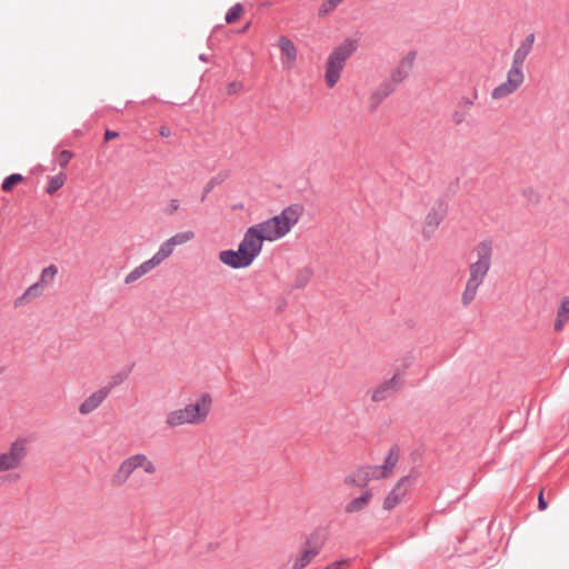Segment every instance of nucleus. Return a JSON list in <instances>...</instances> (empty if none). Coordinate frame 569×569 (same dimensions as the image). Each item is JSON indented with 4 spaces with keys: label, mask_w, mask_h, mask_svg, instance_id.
I'll return each mask as SVG.
<instances>
[{
    "label": "nucleus",
    "mask_w": 569,
    "mask_h": 569,
    "mask_svg": "<svg viewBox=\"0 0 569 569\" xmlns=\"http://www.w3.org/2000/svg\"><path fill=\"white\" fill-rule=\"evenodd\" d=\"M263 241L256 228L249 227L240 241L238 249L244 253L250 263L260 254Z\"/></svg>",
    "instance_id": "obj_9"
},
{
    "label": "nucleus",
    "mask_w": 569,
    "mask_h": 569,
    "mask_svg": "<svg viewBox=\"0 0 569 569\" xmlns=\"http://www.w3.org/2000/svg\"><path fill=\"white\" fill-rule=\"evenodd\" d=\"M523 79L525 76H520L508 70L506 81L492 90V99L499 100L513 93L522 84Z\"/></svg>",
    "instance_id": "obj_10"
},
{
    "label": "nucleus",
    "mask_w": 569,
    "mask_h": 569,
    "mask_svg": "<svg viewBox=\"0 0 569 569\" xmlns=\"http://www.w3.org/2000/svg\"><path fill=\"white\" fill-rule=\"evenodd\" d=\"M243 11V7L241 3H236L232 6L227 14H226V22L227 23H233L236 20H238Z\"/></svg>",
    "instance_id": "obj_34"
},
{
    "label": "nucleus",
    "mask_w": 569,
    "mask_h": 569,
    "mask_svg": "<svg viewBox=\"0 0 569 569\" xmlns=\"http://www.w3.org/2000/svg\"><path fill=\"white\" fill-rule=\"evenodd\" d=\"M403 387V379L395 373L390 379L380 382L376 388L368 390L372 402H382L392 398Z\"/></svg>",
    "instance_id": "obj_8"
},
{
    "label": "nucleus",
    "mask_w": 569,
    "mask_h": 569,
    "mask_svg": "<svg viewBox=\"0 0 569 569\" xmlns=\"http://www.w3.org/2000/svg\"><path fill=\"white\" fill-rule=\"evenodd\" d=\"M470 99H473V101L478 99V89L476 87L472 90V97Z\"/></svg>",
    "instance_id": "obj_43"
},
{
    "label": "nucleus",
    "mask_w": 569,
    "mask_h": 569,
    "mask_svg": "<svg viewBox=\"0 0 569 569\" xmlns=\"http://www.w3.org/2000/svg\"><path fill=\"white\" fill-rule=\"evenodd\" d=\"M355 49L352 42L346 41L335 48L328 56L325 72V81L328 88L331 89L338 83L346 62L351 57Z\"/></svg>",
    "instance_id": "obj_5"
},
{
    "label": "nucleus",
    "mask_w": 569,
    "mask_h": 569,
    "mask_svg": "<svg viewBox=\"0 0 569 569\" xmlns=\"http://www.w3.org/2000/svg\"><path fill=\"white\" fill-rule=\"evenodd\" d=\"M241 88V83L238 81H232L227 87V94H234Z\"/></svg>",
    "instance_id": "obj_39"
},
{
    "label": "nucleus",
    "mask_w": 569,
    "mask_h": 569,
    "mask_svg": "<svg viewBox=\"0 0 569 569\" xmlns=\"http://www.w3.org/2000/svg\"><path fill=\"white\" fill-rule=\"evenodd\" d=\"M526 58L527 56L516 50L512 57L511 68L509 69V71L523 76L522 68Z\"/></svg>",
    "instance_id": "obj_28"
},
{
    "label": "nucleus",
    "mask_w": 569,
    "mask_h": 569,
    "mask_svg": "<svg viewBox=\"0 0 569 569\" xmlns=\"http://www.w3.org/2000/svg\"><path fill=\"white\" fill-rule=\"evenodd\" d=\"M227 178V173H218L217 176L212 177L207 184L204 186L202 190V194L200 198V201L203 202L207 198V196L219 184H221L224 179Z\"/></svg>",
    "instance_id": "obj_27"
},
{
    "label": "nucleus",
    "mask_w": 569,
    "mask_h": 569,
    "mask_svg": "<svg viewBox=\"0 0 569 569\" xmlns=\"http://www.w3.org/2000/svg\"><path fill=\"white\" fill-rule=\"evenodd\" d=\"M349 563V559H341L329 565L330 569H346Z\"/></svg>",
    "instance_id": "obj_38"
},
{
    "label": "nucleus",
    "mask_w": 569,
    "mask_h": 569,
    "mask_svg": "<svg viewBox=\"0 0 569 569\" xmlns=\"http://www.w3.org/2000/svg\"><path fill=\"white\" fill-rule=\"evenodd\" d=\"M180 209V201L178 199H171L168 206L164 208V213L168 216L174 214Z\"/></svg>",
    "instance_id": "obj_37"
},
{
    "label": "nucleus",
    "mask_w": 569,
    "mask_h": 569,
    "mask_svg": "<svg viewBox=\"0 0 569 569\" xmlns=\"http://www.w3.org/2000/svg\"><path fill=\"white\" fill-rule=\"evenodd\" d=\"M58 273V268L54 264H50L44 268L41 272L40 280L38 282L41 283H51L54 280V277Z\"/></svg>",
    "instance_id": "obj_31"
},
{
    "label": "nucleus",
    "mask_w": 569,
    "mask_h": 569,
    "mask_svg": "<svg viewBox=\"0 0 569 569\" xmlns=\"http://www.w3.org/2000/svg\"><path fill=\"white\" fill-rule=\"evenodd\" d=\"M118 136H119V133L117 131L106 130V132H104V140L109 141L111 139L117 138Z\"/></svg>",
    "instance_id": "obj_42"
},
{
    "label": "nucleus",
    "mask_w": 569,
    "mask_h": 569,
    "mask_svg": "<svg viewBox=\"0 0 569 569\" xmlns=\"http://www.w3.org/2000/svg\"><path fill=\"white\" fill-rule=\"evenodd\" d=\"M250 28V22H248L241 30L240 32H246L248 29Z\"/></svg>",
    "instance_id": "obj_44"
},
{
    "label": "nucleus",
    "mask_w": 569,
    "mask_h": 569,
    "mask_svg": "<svg viewBox=\"0 0 569 569\" xmlns=\"http://www.w3.org/2000/svg\"><path fill=\"white\" fill-rule=\"evenodd\" d=\"M141 468L146 473L153 475L157 470L154 463L143 453H137L124 459L111 477L113 487L123 486L131 475Z\"/></svg>",
    "instance_id": "obj_6"
},
{
    "label": "nucleus",
    "mask_w": 569,
    "mask_h": 569,
    "mask_svg": "<svg viewBox=\"0 0 569 569\" xmlns=\"http://www.w3.org/2000/svg\"><path fill=\"white\" fill-rule=\"evenodd\" d=\"M396 89V84L390 80L381 82L369 98V110L376 111L381 102L388 98Z\"/></svg>",
    "instance_id": "obj_14"
},
{
    "label": "nucleus",
    "mask_w": 569,
    "mask_h": 569,
    "mask_svg": "<svg viewBox=\"0 0 569 569\" xmlns=\"http://www.w3.org/2000/svg\"><path fill=\"white\" fill-rule=\"evenodd\" d=\"M199 59H200V60H202V61H207V60H208V59H207V57H206V54H200V56H199Z\"/></svg>",
    "instance_id": "obj_45"
},
{
    "label": "nucleus",
    "mask_w": 569,
    "mask_h": 569,
    "mask_svg": "<svg viewBox=\"0 0 569 569\" xmlns=\"http://www.w3.org/2000/svg\"><path fill=\"white\" fill-rule=\"evenodd\" d=\"M299 220V209L297 206L284 208L279 214L251 226L256 228L262 241H274L286 236Z\"/></svg>",
    "instance_id": "obj_3"
},
{
    "label": "nucleus",
    "mask_w": 569,
    "mask_h": 569,
    "mask_svg": "<svg viewBox=\"0 0 569 569\" xmlns=\"http://www.w3.org/2000/svg\"><path fill=\"white\" fill-rule=\"evenodd\" d=\"M473 106V99L469 97H462L457 106L456 110L452 112L451 120L455 124L459 126L466 121L467 114Z\"/></svg>",
    "instance_id": "obj_18"
},
{
    "label": "nucleus",
    "mask_w": 569,
    "mask_h": 569,
    "mask_svg": "<svg viewBox=\"0 0 569 569\" xmlns=\"http://www.w3.org/2000/svg\"><path fill=\"white\" fill-rule=\"evenodd\" d=\"M42 295V286L36 282L30 286L20 297L14 300V307L19 308L30 303L33 299Z\"/></svg>",
    "instance_id": "obj_22"
},
{
    "label": "nucleus",
    "mask_w": 569,
    "mask_h": 569,
    "mask_svg": "<svg viewBox=\"0 0 569 569\" xmlns=\"http://www.w3.org/2000/svg\"><path fill=\"white\" fill-rule=\"evenodd\" d=\"M399 461V448L392 446L381 466H362L345 477L347 486L365 488L372 479L387 478Z\"/></svg>",
    "instance_id": "obj_2"
},
{
    "label": "nucleus",
    "mask_w": 569,
    "mask_h": 569,
    "mask_svg": "<svg viewBox=\"0 0 569 569\" xmlns=\"http://www.w3.org/2000/svg\"><path fill=\"white\" fill-rule=\"evenodd\" d=\"M23 181V176L20 173H12L4 178L1 188L3 191L8 192L12 189L13 186Z\"/></svg>",
    "instance_id": "obj_32"
},
{
    "label": "nucleus",
    "mask_w": 569,
    "mask_h": 569,
    "mask_svg": "<svg viewBox=\"0 0 569 569\" xmlns=\"http://www.w3.org/2000/svg\"><path fill=\"white\" fill-rule=\"evenodd\" d=\"M342 2V0H326L319 8L318 10V16L319 17H325L327 14H329L330 12H332L340 3Z\"/></svg>",
    "instance_id": "obj_33"
},
{
    "label": "nucleus",
    "mask_w": 569,
    "mask_h": 569,
    "mask_svg": "<svg viewBox=\"0 0 569 569\" xmlns=\"http://www.w3.org/2000/svg\"><path fill=\"white\" fill-rule=\"evenodd\" d=\"M174 248V244L169 238L160 244L158 251L151 257V259L157 266H159L162 261L172 254Z\"/></svg>",
    "instance_id": "obj_23"
},
{
    "label": "nucleus",
    "mask_w": 569,
    "mask_h": 569,
    "mask_svg": "<svg viewBox=\"0 0 569 569\" xmlns=\"http://www.w3.org/2000/svg\"><path fill=\"white\" fill-rule=\"evenodd\" d=\"M548 508V502L546 501L543 497V490L541 489L538 496V509L540 511H543Z\"/></svg>",
    "instance_id": "obj_40"
},
{
    "label": "nucleus",
    "mask_w": 569,
    "mask_h": 569,
    "mask_svg": "<svg viewBox=\"0 0 569 569\" xmlns=\"http://www.w3.org/2000/svg\"><path fill=\"white\" fill-rule=\"evenodd\" d=\"M416 51H409L407 56L399 62L398 67L391 72L390 81L396 86L401 83L412 70L416 60Z\"/></svg>",
    "instance_id": "obj_13"
},
{
    "label": "nucleus",
    "mask_w": 569,
    "mask_h": 569,
    "mask_svg": "<svg viewBox=\"0 0 569 569\" xmlns=\"http://www.w3.org/2000/svg\"><path fill=\"white\" fill-rule=\"evenodd\" d=\"M210 405L211 398L209 395H202L194 403H189L184 408L168 412L166 423L169 428H176L187 423H200L207 418Z\"/></svg>",
    "instance_id": "obj_4"
},
{
    "label": "nucleus",
    "mask_w": 569,
    "mask_h": 569,
    "mask_svg": "<svg viewBox=\"0 0 569 569\" xmlns=\"http://www.w3.org/2000/svg\"><path fill=\"white\" fill-rule=\"evenodd\" d=\"M66 177L60 173L54 177H50L48 186L46 188L47 193L52 194L58 191L64 184Z\"/></svg>",
    "instance_id": "obj_29"
},
{
    "label": "nucleus",
    "mask_w": 569,
    "mask_h": 569,
    "mask_svg": "<svg viewBox=\"0 0 569 569\" xmlns=\"http://www.w3.org/2000/svg\"><path fill=\"white\" fill-rule=\"evenodd\" d=\"M313 271L309 267L301 268L297 270L295 280L292 283L293 289H303L310 281Z\"/></svg>",
    "instance_id": "obj_25"
},
{
    "label": "nucleus",
    "mask_w": 569,
    "mask_h": 569,
    "mask_svg": "<svg viewBox=\"0 0 569 569\" xmlns=\"http://www.w3.org/2000/svg\"><path fill=\"white\" fill-rule=\"evenodd\" d=\"M320 545L316 541H312L309 539L302 550L299 552V555L296 557L292 568L293 569H303L307 567L312 559L319 555L320 552Z\"/></svg>",
    "instance_id": "obj_11"
},
{
    "label": "nucleus",
    "mask_w": 569,
    "mask_h": 569,
    "mask_svg": "<svg viewBox=\"0 0 569 569\" xmlns=\"http://www.w3.org/2000/svg\"><path fill=\"white\" fill-rule=\"evenodd\" d=\"M28 456L27 440L18 438L8 451L0 453V472L19 468Z\"/></svg>",
    "instance_id": "obj_7"
},
{
    "label": "nucleus",
    "mask_w": 569,
    "mask_h": 569,
    "mask_svg": "<svg viewBox=\"0 0 569 569\" xmlns=\"http://www.w3.org/2000/svg\"><path fill=\"white\" fill-rule=\"evenodd\" d=\"M371 499H372L371 490H366L362 492L361 496H359V497L352 499L350 502H348L345 507V511L347 513H356V512L362 511L368 507Z\"/></svg>",
    "instance_id": "obj_19"
},
{
    "label": "nucleus",
    "mask_w": 569,
    "mask_h": 569,
    "mask_svg": "<svg viewBox=\"0 0 569 569\" xmlns=\"http://www.w3.org/2000/svg\"><path fill=\"white\" fill-rule=\"evenodd\" d=\"M73 158V153L69 150H61L58 154L57 161L61 168H67L70 160Z\"/></svg>",
    "instance_id": "obj_36"
},
{
    "label": "nucleus",
    "mask_w": 569,
    "mask_h": 569,
    "mask_svg": "<svg viewBox=\"0 0 569 569\" xmlns=\"http://www.w3.org/2000/svg\"><path fill=\"white\" fill-rule=\"evenodd\" d=\"M193 238H194V232L191 230H187V231L177 232L176 234L170 237V240L172 241L174 247H177V246H181V244H184V243L191 241Z\"/></svg>",
    "instance_id": "obj_30"
},
{
    "label": "nucleus",
    "mask_w": 569,
    "mask_h": 569,
    "mask_svg": "<svg viewBox=\"0 0 569 569\" xmlns=\"http://www.w3.org/2000/svg\"><path fill=\"white\" fill-rule=\"evenodd\" d=\"M108 390L100 388L87 397L79 406V412L87 416L98 409L102 402L108 398Z\"/></svg>",
    "instance_id": "obj_15"
},
{
    "label": "nucleus",
    "mask_w": 569,
    "mask_h": 569,
    "mask_svg": "<svg viewBox=\"0 0 569 569\" xmlns=\"http://www.w3.org/2000/svg\"><path fill=\"white\" fill-rule=\"evenodd\" d=\"M408 483H410L409 477H403L397 482L383 501V508L386 510L393 509L401 501L402 497L406 495V489L403 487Z\"/></svg>",
    "instance_id": "obj_16"
},
{
    "label": "nucleus",
    "mask_w": 569,
    "mask_h": 569,
    "mask_svg": "<svg viewBox=\"0 0 569 569\" xmlns=\"http://www.w3.org/2000/svg\"><path fill=\"white\" fill-rule=\"evenodd\" d=\"M281 50V59L283 64L292 67L297 60V49L295 43L287 37L281 36L278 40Z\"/></svg>",
    "instance_id": "obj_17"
},
{
    "label": "nucleus",
    "mask_w": 569,
    "mask_h": 569,
    "mask_svg": "<svg viewBox=\"0 0 569 569\" xmlns=\"http://www.w3.org/2000/svg\"><path fill=\"white\" fill-rule=\"evenodd\" d=\"M448 212V204L443 199H439L432 207V212H429V227H438Z\"/></svg>",
    "instance_id": "obj_21"
},
{
    "label": "nucleus",
    "mask_w": 569,
    "mask_h": 569,
    "mask_svg": "<svg viewBox=\"0 0 569 569\" xmlns=\"http://www.w3.org/2000/svg\"><path fill=\"white\" fill-rule=\"evenodd\" d=\"M131 369H132L131 367L123 368L119 372L112 375L109 378L108 385L102 387L103 389L108 390V395H110V392L113 388L120 386L121 383H123L127 380V378L129 377V375L131 372Z\"/></svg>",
    "instance_id": "obj_26"
},
{
    "label": "nucleus",
    "mask_w": 569,
    "mask_h": 569,
    "mask_svg": "<svg viewBox=\"0 0 569 569\" xmlns=\"http://www.w3.org/2000/svg\"><path fill=\"white\" fill-rule=\"evenodd\" d=\"M156 267H157V264L153 262V260L151 258L149 260H146L144 262H142L141 264L136 267L132 271H130L126 276L124 283L130 284V283L137 281L142 276L147 274L152 269H154Z\"/></svg>",
    "instance_id": "obj_20"
},
{
    "label": "nucleus",
    "mask_w": 569,
    "mask_h": 569,
    "mask_svg": "<svg viewBox=\"0 0 569 569\" xmlns=\"http://www.w3.org/2000/svg\"><path fill=\"white\" fill-rule=\"evenodd\" d=\"M476 252L478 260L469 267L470 274L461 298L465 306H468L476 298L477 290L490 269L492 254L491 242H480L476 248Z\"/></svg>",
    "instance_id": "obj_1"
},
{
    "label": "nucleus",
    "mask_w": 569,
    "mask_h": 569,
    "mask_svg": "<svg viewBox=\"0 0 569 569\" xmlns=\"http://www.w3.org/2000/svg\"><path fill=\"white\" fill-rule=\"evenodd\" d=\"M219 260L223 264H226L232 269L247 268L251 264L249 262V260L246 258L244 253H242V251H240L239 249L238 250L227 249V250L220 251Z\"/></svg>",
    "instance_id": "obj_12"
},
{
    "label": "nucleus",
    "mask_w": 569,
    "mask_h": 569,
    "mask_svg": "<svg viewBox=\"0 0 569 569\" xmlns=\"http://www.w3.org/2000/svg\"><path fill=\"white\" fill-rule=\"evenodd\" d=\"M535 42V34L529 33L520 43L517 51L523 53L525 56H528L532 49Z\"/></svg>",
    "instance_id": "obj_35"
},
{
    "label": "nucleus",
    "mask_w": 569,
    "mask_h": 569,
    "mask_svg": "<svg viewBox=\"0 0 569 569\" xmlns=\"http://www.w3.org/2000/svg\"><path fill=\"white\" fill-rule=\"evenodd\" d=\"M569 318V298H565L557 312L553 329L560 331Z\"/></svg>",
    "instance_id": "obj_24"
},
{
    "label": "nucleus",
    "mask_w": 569,
    "mask_h": 569,
    "mask_svg": "<svg viewBox=\"0 0 569 569\" xmlns=\"http://www.w3.org/2000/svg\"><path fill=\"white\" fill-rule=\"evenodd\" d=\"M159 133L161 137L163 138H168L171 136V129L168 127V126H161L160 127V130H159Z\"/></svg>",
    "instance_id": "obj_41"
}]
</instances>
